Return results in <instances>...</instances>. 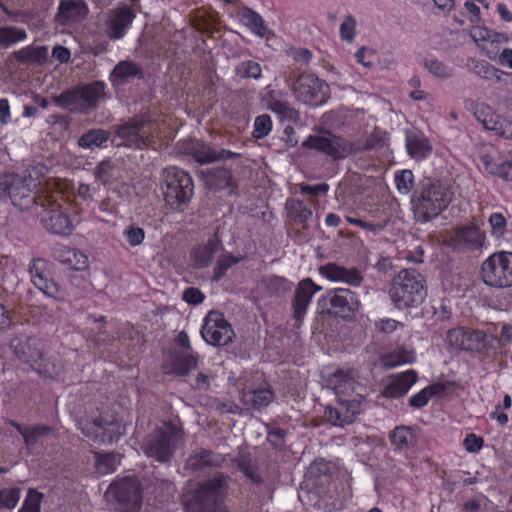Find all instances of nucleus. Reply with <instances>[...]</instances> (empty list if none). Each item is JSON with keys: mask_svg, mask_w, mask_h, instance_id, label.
Returning a JSON list of instances; mask_svg holds the SVG:
<instances>
[{"mask_svg": "<svg viewBox=\"0 0 512 512\" xmlns=\"http://www.w3.org/2000/svg\"><path fill=\"white\" fill-rule=\"evenodd\" d=\"M406 147L409 155L417 160L426 158L431 152L427 139L415 132L406 135Z\"/></svg>", "mask_w": 512, "mask_h": 512, "instance_id": "38", "label": "nucleus"}, {"mask_svg": "<svg viewBox=\"0 0 512 512\" xmlns=\"http://www.w3.org/2000/svg\"><path fill=\"white\" fill-rule=\"evenodd\" d=\"M222 242L215 234L204 245L198 246L193 251L194 265L196 268H206L211 263L216 253L222 250Z\"/></svg>", "mask_w": 512, "mask_h": 512, "instance_id": "32", "label": "nucleus"}, {"mask_svg": "<svg viewBox=\"0 0 512 512\" xmlns=\"http://www.w3.org/2000/svg\"><path fill=\"white\" fill-rule=\"evenodd\" d=\"M106 497L118 512H138L142 506V485L134 476L123 477L109 485Z\"/></svg>", "mask_w": 512, "mask_h": 512, "instance_id": "9", "label": "nucleus"}, {"mask_svg": "<svg viewBox=\"0 0 512 512\" xmlns=\"http://www.w3.org/2000/svg\"><path fill=\"white\" fill-rule=\"evenodd\" d=\"M381 361L384 366L392 368L400 364L412 363L414 361V355L405 348H397L391 353L383 355Z\"/></svg>", "mask_w": 512, "mask_h": 512, "instance_id": "44", "label": "nucleus"}, {"mask_svg": "<svg viewBox=\"0 0 512 512\" xmlns=\"http://www.w3.org/2000/svg\"><path fill=\"white\" fill-rule=\"evenodd\" d=\"M60 197L59 193L46 194L43 200L45 206L41 207L42 212L37 214L46 230L54 234L68 235L72 232L73 225L69 216L61 210Z\"/></svg>", "mask_w": 512, "mask_h": 512, "instance_id": "15", "label": "nucleus"}, {"mask_svg": "<svg viewBox=\"0 0 512 512\" xmlns=\"http://www.w3.org/2000/svg\"><path fill=\"white\" fill-rule=\"evenodd\" d=\"M416 381L417 373L414 370L394 375L384 389V396L399 398L405 395Z\"/></svg>", "mask_w": 512, "mask_h": 512, "instance_id": "30", "label": "nucleus"}, {"mask_svg": "<svg viewBox=\"0 0 512 512\" xmlns=\"http://www.w3.org/2000/svg\"><path fill=\"white\" fill-rule=\"evenodd\" d=\"M125 235L128 243L131 246H137L141 244L145 237V232L142 228L136 226H130L126 231Z\"/></svg>", "mask_w": 512, "mask_h": 512, "instance_id": "62", "label": "nucleus"}, {"mask_svg": "<svg viewBox=\"0 0 512 512\" xmlns=\"http://www.w3.org/2000/svg\"><path fill=\"white\" fill-rule=\"evenodd\" d=\"M190 154L197 163L202 165L231 160L240 156L238 153L207 143H197L191 148Z\"/></svg>", "mask_w": 512, "mask_h": 512, "instance_id": "27", "label": "nucleus"}, {"mask_svg": "<svg viewBox=\"0 0 512 512\" xmlns=\"http://www.w3.org/2000/svg\"><path fill=\"white\" fill-rule=\"evenodd\" d=\"M42 497L41 493L30 489L19 512H40Z\"/></svg>", "mask_w": 512, "mask_h": 512, "instance_id": "57", "label": "nucleus"}, {"mask_svg": "<svg viewBox=\"0 0 512 512\" xmlns=\"http://www.w3.org/2000/svg\"><path fill=\"white\" fill-rule=\"evenodd\" d=\"M111 137V132L104 129H90L78 138V145L84 149L102 147Z\"/></svg>", "mask_w": 512, "mask_h": 512, "instance_id": "39", "label": "nucleus"}, {"mask_svg": "<svg viewBox=\"0 0 512 512\" xmlns=\"http://www.w3.org/2000/svg\"><path fill=\"white\" fill-rule=\"evenodd\" d=\"M477 120L480 121L486 130L494 131L496 134L499 131V125L502 119L496 115L490 107H484L476 112Z\"/></svg>", "mask_w": 512, "mask_h": 512, "instance_id": "48", "label": "nucleus"}, {"mask_svg": "<svg viewBox=\"0 0 512 512\" xmlns=\"http://www.w3.org/2000/svg\"><path fill=\"white\" fill-rule=\"evenodd\" d=\"M105 96L103 82L95 81L66 89L61 94L53 96L52 102L59 108L70 112L87 113L98 107V102Z\"/></svg>", "mask_w": 512, "mask_h": 512, "instance_id": "5", "label": "nucleus"}, {"mask_svg": "<svg viewBox=\"0 0 512 512\" xmlns=\"http://www.w3.org/2000/svg\"><path fill=\"white\" fill-rule=\"evenodd\" d=\"M135 17L134 10L126 4L109 10L104 23L105 34L111 40L122 39Z\"/></svg>", "mask_w": 512, "mask_h": 512, "instance_id": "19", "label": "nucleus"}, {"mask_svg": "<svg viewBox=\"0 0 512 512\" xmlns=\"http://www.w3.org/2000/svg\"><path fill=\"white\" fill-rule=\"evenodd\" d=\"M95 459L97 470L102 474L114 472L120 462V456L116 453H97Z\"/></svg>", "mask_w": 512, "mask_h": 512, "instance_id": "47", "label": "nucleus"}, {"mask_svg": "<svg viewBox=\"0 0 512 512\" xmlns=\"http://www.w3.org/2000/svg\"><path fill=\"white\" fill-rule=\"evenodd\" d=\"M468 67L471 72L484 79L496 76V69L487 61L472 59Z\"/></svg>", "mask_w": 512, "mask_h": 512, "instance_id": "53", "label": "nucleus"}, {"mask_svg": "<svg viewBox=\"0 0 512 512\" xmlns=\"http://www.w3.org/2000/svg\"><path fill=\"white\" fill-rule=\"evenodd\" d=\"M272 129V121L269 115L262 114L255 118L254 130L252 135L256 139H261L267 136Z\"/></svg>", "mask_w": 512, "mask_h": 512, "instance_id": "56", "label": "nucleus"}, {"mask_svg": "<svg viewBox=\"0 0 512 512\" xmlns=\"http://www.w3.org/2000/svg\"><path fill=\"white\" fill-rule=\"evenodd\" d=\"M151 122L143 116H134L128 121L113 126L112 143L117 146L142 148L148 144Z\"/></svg>", "mask_w": 512, "mask_h": 512, "instance_id": "12", "label": "nucleus"}, {"mask_svg": "<svg viewBox=\"0 0 512 512\" xmlns=\"http://www.w3.org/2000/svg\"><path fill=\"white\" fill-rule=\"evenodd\" d=\"M201 336L209 345L220 347L232 342L235 333L221 312L210 311L205 317Z\"/></svg>", "mask_w": 512, "mask_h": 512, "instance_id": "16", "label": "nucleus"}, {"mask_svg": "<svg viewBox=\"0 0 512 512\" xmlns=\"http://www.w3.org/2000/svg\"><path fill=\"white\" fill-rule=\"evenodd\" d=\"M488 222L492 229V234L501 237L505 233L506 219L501 213H493L490 215Z\"/></svg>", "mask_w": 512, "mask_h": 512, "instance_id": "60", "label": "nucleus"}, {"mask_svg": "<svg viewBox=\"0 0 512 512\" xmlns=\"http://www.w3.org/2000/svg\"><path fill=\"white\" fill-rule=\"evenodd\" d=\"M361 412L358 400H344L337 398L335 406H327L324 411L325 420L333 426L344 427L352 424L355 417Z\"/></svg>", "mask_w": 512, "mask_h": 512, "instance_id": "20", "label": "nucleus"}, {"mask_svg": "<svg viewBox=\"0 0 512 512\" xmlns=\"http://www.w3.org/2000/svg\"><path fill=\"white\" fill-rule=\"evenodd\" d=\"M481 279L491 287L505 288L512 286V253L496 252L481 265Z\"/></svg>", "mask_w": 512, "mask_h": 512, "instance_id": "11", "label": "nucleus"}, {"mask_svg": "<svg viewBox=\"0 0 512 512\" xmlns=\"http://www.w3.org/2000/svg\"><path fill=\"white\" fill-rule=\"evenodd\" d=\"M322 301L329 303L331 307V309L327 310L329 314H334L342 318L350 317L360 307V301L356 294L347 288L329 290Z\"/></svg>", "mask_w": 512, "mask_h": 512, "instance_id": "18", "label": "nucleus"}, {"mask_svg": "<svg viewBox=\"0 0 512 512\" xmlns=\"http://www.w3.org/2000/svg\"><path fill=\"white\" fill-rule=\"evenodd\" d=\"M302 145L303 147L322 152L333 160L345 159L351 154L370 150L373 146L370 141H366L365 144L361 145L350 142L331 132L321 135H310Z\"/></svg>", "mask_w": 512, "mask_h": 512, "instance_id": "8", "label": "nucleus"}, {"mask_svg": "<svg viewBox=\"0 0 512 512\" xmlns=\"http://www.w3.org/2000/svg\"><path fill=\"white\" fill-rule=\"evenodd\" d=\"M319 273L330 281L343 282L352 287H359L363 273L357 267H345L337 263H327L319 267Z\"/></svg>", "mask_w": 512, "mask_h": 512, "instance_id": "24", "label": "nucleus"}, {"mask_svg": "<svg viewBox=\"0 0 512 512\" xmlns=\"http://www.w3.org/2000/svg\"><path fill=\"white\" fill-rule=\"evenodd\" d=\"M12 57L24 64L41 65L48 60L46 46H27L12 53Z\"/></svg>", "mask_w": 512, "mask_h": 512, "instance_id": "37", "label": "nucleus"}, {"mask_svg": "<svg viewBox=\"0 0 512 512\" xmlns=\"http://www.w3.org/2000/svg\"><path fill=\"white\" fill-rule=\"evenodd\" d=\"M225 461L224 456L212 450L198 447L187 458L184 469L192 472H201L208 468H219Z\"/></svg>", "mask_w": 512, "mask_h": 512, "instance_id": "26", "label": "nucleus"}, {"mask_svg": "<svg viewBox=\"0 0 512 512\" xmlns=\"http://www.w3.org/2000/svg\"><path fill=\"white\" fill-rule=\"evenodd\" d=\"M52 431V428L47 425H35L27 427L24 433V443L26 446H34L39 438L47 436Z\"/></svg>", "mask_w": 512, "mask_h": 512, "instance_id": "54", "label": "nucleus"}, {"mask_svg": "<svg viewBox=\"0 0 512 512\" xmlns=\"http://www.w3.org/2000/svg\"><path fill=\"white\" fill-rule=\"evenodd\" d=\"M471 37L475 42L478 41H491L497 42L499 35L480 26H476L471 30Z\"/></svg>", "mask_w": 512, "mask_h": 512, "instance_id": "61", "label": "nucleus"}, {"mask_svg": "<svg viewBox=\"0 0 512 512\" xmlns=\"http://www.w3.org/2000/svg\"><path fill=\"white\" fill-rule=\"evenodd\" d=\"M454 192L448 184L435 180L424 183L412 199V208L417 222L427 223L441 214L452 202Z\"/></svg>", "mask_w": 512, "mask_h": 512, "instance_id": "1", "label": "nucleus"}, {"mask_svg": "<svg viewBox=\"0 0 512 512\" xmlns=\"http://www.w3.org/2000/svg\"><path fill=\"white\" fill-rule=\"evenodd\" d=\"M182 298L188 304L197 305L203 302L204 294L198 288L189 287L184 290Z\"/></svg>", "mask_w": 512, "mask_h": 512, "instance_id": "63", "label": "nucleus"}, {"mask_svg": "<svg viewBox=\"0 0 512 512\" xmlns=\"http://www.w3.org/2000/svg\"><path fill=\"white\" fill-rule=\"evenodd\" d=\"M267 107L272 112L276 113L281 119L291 122L299 120V112L287 101L280 100L274 96H270Z\"/></svg>", "mask_w": 512, "mask_h": 512, "instance_id": "42", "label": "nucleus"}, {"mask_svg": "<svg viewBox=\"0 0 512 512\" xmlns=\"http://www.w3.org/2000/svg\"><path fill=\"white\" fill-rule=\"evenodd\" d=\"M320 289L321 287L317 286L310 278L299 282L292 300L293 318L295 320L293 326L295 328L299 329L301 327L307 307L313 295Z\"/></svg>", "mask_w": 512, "mask_h": 512, "instance_id": "22", "label": "nucleus"}, {"mask_svg": "<svg viewBox=\"0 0 512 512\" xmlns=\"http://www.w3.org/2000/svg\"><path fill=\"white\" fill-rule=\"evenodd\" d=\"M328 385L333 389L337 398L358 400L359 404H362L367 393L359 371L354 368L338 369L330 376Z\"/></svg>", "mask_w": 512, "mask_h": 512, "instance_id": "13", "label": "nucleus"}, {"mask_svg": "<svg viewBox=\"0 0 512 512\" xmlns=\"http://www.w3.org/2000/svg\"><path fill=\"white\" fill-rule=\"evenodd\" d=\"M485 233L475 223L455 229L450 245L458 250H480L485 243Z\"/></svg>", "mask_w": 512, "mask_h": 512, "instance_id": "21", "label": "nucleus"}, {"mask_svg": "<svg viewBox=\"0 0 512 512\" xmlns=\"http://www.w3.org/2000/svg\"><path fill=\"white\" fill-rule=\"evenodd\" d=\"M300 191L303 194L317 197L319 195H325L329 191V185L327 183H320L317 185H301Z\"/></svg>", "mask_w": 512, "mask_h": 512, "instance_id": "64", "label": "nucleus"}, {"mask_svg": "<svg viewBox=\"0 0 512 512\" xmlns=\"http://www.w3.org/2000/svg\"><path fill=\"white\" fill-rule=\"evenodd\" d=\"M143 76L141 67L132 61L119 62L111 72L112 81L118 85L124 84L133 78L141 79Z\"/></svg>", "mask_w": 512, "mask_h": 512, "instance_id": "35", "label": "nucleus"}, {"mask_svg": "<svg viewBox=\"0 0 512 512\" xmlns=\"http://www.w3.org/2000/svg\"><path fill=\"white\" fill-rule=\"evenodd\" d=\"M241 22L247 26L254 34L264 37L268 28L262 17L250 8H244L240 13Z\"/></svg>", "mask_w": 512, "mask_h": 512, "instance_id": "43", "label": "nucleus"}, {"mask_svg": "<svg viewBox=\"0 0 512 512\" xmlns=\"http://www.w3.org/2000/svg\"><path fill=\"white\" fill-rule=\"evenodd\" d=\"M396 187L400 192L407 194L413 188L414 176L411 170H403L395 176Z\"/></svg>", "mask_w": 512, "mask_h": 512, "instance_id": "58", "label": "nucleus"}, {"mask_svg": "<svg viewBox=\"0 0 512 512\" xmlns=\"http://www.w3.org/2000/svg\"><path fill=\"white\" fill-rule=\"evenodd\" d=\"M237 468L255 485L261 486L264 479L259 471L258 460L249 452L240 451L235 459Z\"/></svg>", "mask_w": 512, "mask_h": 512, "instance_id": "33", "label": "nucleus"}, {"mask_svg": "<svg viewBox=\"0 0 512 512\" xmlns=\"http://www.w3.org/2000/svg\"><path fill=\"white\" fill-rule=\"evenodd\" d=\"M198 362V356L193 354L176 353L170 355L163 363L162 369L165 374H175L185 376L192 369H195Z\"/></svg>", "mask_w": 512, "mask_h": 512, "instance_id": "29", "label": "nucleus"}, {"mask_svg": "<svg viewBox=\"0 0 512 512\" xmlns=\"http://www.w3.org/2000/svg\"><path fill=\"white\" fill-rule=\"evenodd\" d=\"M116 165L110 160L101 161L95 168V177L103 184H111L115 178Z\"/></svg>", "mask_w": 512, "mask_h": 512, "instance_id": "50", "label": "nucleus"}, {"mask_svg": "<svg viewBox=\"0 0 512 512\" xmlns=\"http://www.w3.org/2000/svg\"><path fill=\"white\" fill-rule=\"evenodd\" d=\"M356 20L353 16L347 15L340 25V37L344 41L351 42L355 37Z\"/></svg>", "mask_w": 512, "mask_h": 512, "instance_id": "59", "label": "nucleus"}, {"mask_svg": "<svg viewBox=\"0 0 512 512\" xmlns=\"http://www.w3.org/2000/svg\"><path fill=\"white\" fill-rule=\"evenodd\" d=\"M38 185V180L30 174L0 175V197H9L13 205L20 209L44 207L43 200L46 194H39L34 191Z\"/></svg>", "mask_w": 512, "mask_h": 512, "instance_id": "3", "label": "nucleus"}, {"mask_svg": "<svg viewBox=\"0 0 512 512\" xmlns=\"http://www.w3.org/2000/svg\"><path fill=\"white\" fill-rule=\"evenodd\" d=\"M447 342L452 348L489 354L500 346V339L481 330L468 328L451 329L447 333Z\"/></svg>", "mask_w": 512, "mask_h": 512, "instance_id": "10", "label": "nucleus"}, {"mask_svg": "<svg viewBox=\"0 0 512 512\" xmlns=\"http://www.w3.org/2000/svg\"><path fill=\"white\" fill-rule=\"evenodd\" d=\"M10 348L15 356L22 362L34 364L43 353L42 341L39 338L29 337H13L10 341Z\"/></svg>", "mask_w": 512, "mask_h": 512, "instance_id": "25", "label": "nucleus"}, {"mask_svg": "<svg viewBox=\"0 0 512 512\" xmlns=\"http://www.w3.org/2000/svg\"><path fill=\"white\" fill-rule=\"evenodd\" d=\"M230 477L216 473L201 482L193 497L185 502L186 512H227L224 500L228 493Z\"/></svg>", "mask_w": 512, "mask_h": 512, "instance_id": "2", "label": "nucleus"}, {"mask_svg": "<svg viewBox=\"0 0 512 512\" xmlns=\"http://www.w3.org/2000/svg\"><path fill=\"white\" fill-rule=\"evenodd\" d=\"M241 258L234 257L231 254H222L219 256L217 263L213 269V281H219L225 273L235 264L239 263Z\"/></svg>", "mask_w": 512, "mask_h": 512, "instance_id": "49", "label": "nucleus"}, {"mask_svg": "<svg viewBox=\"0 0 512 512\" xmlns=\"http://www.w3.org/2000/svg\"><path fill=\"white\" fill-rule=\"evenodd\" d=\"M88 7L83 0H60L55 20L59 25L78 23L85 19Z\"/></svg>", "mask_w": 512, "mask_h": 512, "instance_id": "28", "label": "nucleus"}, {"mask_svg": "<svg viewBox=\"0 0 512 512\" xmlns=\"http://www.w3.org/2000/svg\"><path fill=\"white\" fill-rule=\"evenodd\" d=\"M295 98L304 104L318 106L327 101L330 89L328 84L314 74L303 73L292 84Z\"/></svg>", "mask_w": 512, "mask_h": 512, "instance_id": "14", "label": "nucleus"}, {"mask_svg": "<svg viewBox=\"0 0 512 512\" xmlns=\"http://www.w3.org/2000/svg\"><path fill=\"white\" fill-rule=\"evenodd\" d=\"M391 444L398 450L407 449L416 442L414 430L408 426H397L389 433Z\"/></svg>", "mask_w": 512, "mask_h": 512, "instance_id": "41", "label": "nucleus"}, {"mask_svg": "<svg viewBox=\"0 0 512 512\" xmlns=\"http://www.w3.org/2000/svg\"><path fill=\"white\" fill-rule=\"evenodd\" d=\"M182 434L175 425L164 423L144 438L141 448L147 457L167 463L172 459Z\"/></svg>", "mask_w": 512, "mask_h": 512, "instance_id": "6", "label": "nucleus"}, {"mask_svg": "<svg viewBox=\"0 0 512 512\" xmlns=\"http://www.w3.org/2000/svg\"><path fill=\"white\" fill-rule=\"evenodd\" d=\"M389 296L400 310L419 305L426 296L424 277L415 269H402L391 282Z\"/></svg>", "mask_w": 512, "mask_h": 512, "instance_id": "4", "label": "nucleus"}, {"mask_svg": "<svg viewBox=\"0 0 512 512\" xmlns=\"http://www.w3.org/2000/svg\"><path fill=\"white\" fill-rule=\"evenodd\" d=\"M78 425L85 436L99 443H112L120 435L119 425L101 415L83 417Z\"/></svg>", "mask_w": 512, "mask_h": 512, "instance_id": "17", "label": "nucleus"}, {"mask_svg": "<svg viewBox=\"0 0 512 512\" xmlns=\"http://www.w3.org/2000/svg\"><path fill=\"white\" fill-rule=\"evenodd\" d=\"M161 188L167 205L179 211L184 209L194 194L192 177L175 166L163 171Z\"/></svg>", "mask_w": 512, "mask_h": 512, "instance_id": "7", "label": "nucleus"}, {"mask_svg": "<svg viewBox=\"0 0 512 512\" xmlns=\"http://www.w3.org/2000/svg\"><path fill=\"white\" fill-rule=\"evenodd\" d=\"M29 273L35 287L46 296L57 299L59 287L49 277V262L43 258H34L29 264Z\"/></svg>", "mask_w": 512, "mask_h": 512, "instance_id": "23", "label": "nucleus"}, {"mask_svg": "<svg viewBox=\"0 0 512 512\" xmlns=\"http://www.w3.org/2000/svg\"><path fill=\"white\" fill-rule=\"evenodd\" d=\"M235 75L240 79H255L258 80L261 78L262 69L258 62L253 60H245L240 62L235 67Z\"/></svg>", "mask_w": 512, "mask_h": 512, "instance_id": "46", "label": "nucleus"}, {"mask_svg": "<svg viewBox=\"0 0 512 512\" xmlns=\"http://www.w3.org/2000/svg\"><path fill=\"white\" fill-rule=\"evenodd\" d=\"M20 499L19 488L0 489V509H14Z\"/></svg>", "mask_w": 512, "mask_h": 512, "instance_id": "55", "label": "nucleus"}, {"mask_svg": "<svg viewBox=\"0 0 512 512\" xmlns=\"http://www.w3.org/2000/svg\"><path fill=\"white\" fill-rule=\"evenodd\" d=\"M289 216L298 224L306 227L307 221L312 217V210L300 200H293L288 205Z\"/></svg>", "mask_w": 512, "mask_h": 512, "instance_id": "45", "label": "nucleus"}, {"mask_svg": "<svg viewBox=\"0 0 512 512\" xmlns=\"http://www.w3.org/2000/svg\"><path fill=\"white\" fill-rule=\"evenodd\" d=\"M27 34L25 30L17 27H0V45L9 46L18 41L24 40Z\"/></svg>", "mask_w": 512, "mask_h": 512, "instance_id": "51", "label": "nucleus"}, {"mask_svg": "<svg viewBox=\"0 0 512 512\" xmlns=\"http://www.w3.org/2000/svg\"><path fill=\"white\" fill-rule=\"evenodd\" d=\"M424 66L432 75L438 78L446 79L452 75V69L436 58L424 59Z\"/></svg>", "mask_w": 512, "mask_h": 512, "instance_id": "52", "label": "nucleus"}, {"mask_svg": "<svg viewBox=\"0 0 512 512\" xmlns=\"http://www.w3.org/2000/svg\"><path fill=\"white\" fill-rule=\"evenodd\" d=\"M31 367L39 375L51 379L58 378L63 372L61 362L53 358H45L43 353Z\"/></svg>", "mask_w": 512, "mask_h": 512, "instance_id": "40", "label": "nucleus"}, {"mask_svg": "<svg viewBox=\"0 0 512 512\" xmlns=\"http://www.w3.org/2000/svg\"><path fill=\"white\" fill-rule=\"evenodd\" d=\"M274 399V392L269 386L245 391L242 393L241 400L245 405L255 409H261L268 406Z\"/></svg>", "mask_w": 512, "mask_h": 512, "instance_id": "36", "label": "nucleus"}, {"mask_svg": "<svg viewBox=\"0 0 512 512\" xmlns=\"http://www.w3.org/2000/svg\"><path fill=\"white\" fill-rule=\"evenodd\" d=\"M203 176L206 186L214 191L233 187L232 173L228 169L209 168L203 171Z\"/></svg>", "mask_w": 512, "mask_h": 512, "instance_id": "34", "label": "nucleus"}, {"mask_svg": "<svg viewBox=\"0 0 512 512\" xmlns=\"http://www.w3.org/2000/svg\"><path fill=\"white\" fill-rule=\"evenodd\" d=\"M55 258L70 269L83 271L89 266L88 257L81 251L62 246L54 252Z\"/></svg>", "mask_w": 512, "mask_h": 512, "instance_id": "31", "label": "nucleus"}]
</instances>
